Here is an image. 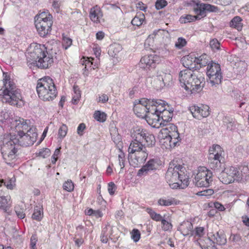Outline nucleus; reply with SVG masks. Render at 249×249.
Listing matches in <instances>:
<instances>
[{"label":"nucleus","instance_id":"1","mask_svg":"<svg viewBox=\"0 0 249 249\" xmlns=\"http://www.w3.org/2000/svg\"><path fill=\"white\" fill-rule=\"evenodd\" d=\"M37 137L36 128L33 126L25 132L4 135L1 152L4 161L7 164L12 165L16 158L18 146L32 145L36 142Z\"/></svg>","mask_w":249,"mask_h":249},{"label":"nucleus","instance_id":"2","mask_svg":"<svg viewBox=\"0 0 249 249\" xmlns=\"http://www.w3.org/2000/svg\"><path fill=\"white\" fill-rule=\"evenodd\" d=\"M3 89H0V100L12 106L21 107L24 105L20 89L11 80L7 72H3Z\"/></svg>","mask_w":249,"mask_h":249},{"label":"nucleus","instance_id":"3","mask_svg":"<svg viewBox=\"0 0 249 249\" xmlns=\"http://www.w3.org/2000/svg\"><path fill=\"white\" fill-rule=\"evenodd\" d=\"M132 141L128 147L129 154L138 152L145 146H152L155 144V136L147 130L142 128H136L131 134Z\"/></svg>","mask_w":249,"mask_h":249},{"label":"nucleus","instance_id":"4","mask_svg":"<svg viewBox=\"0 0 249 249\" xmlns=\"http://www.w3.org/2000/svg\"><path fill=\"white\" fill-rule=\"evenodd\" d=\"M178 79L180 86L191 93L201 91L205 83L203 76L200 74H196L190 70L181 71L179 73Z\"/></svg>","mask_w":249,"mask_h":249},{"label":"nucleus","instance_id":"5","mask_svg":"<svg viewBox=\"0 0 249 249\" xmlns=\"http://www.w3.org/2000/svg\"><path fill=\"white\" fill-rule=\"evenodd\" d=\"M185 168L179 164L170 163L165 178L172 189H183L188 186V177L185 174Z\"/></svg>","mask_w":249,"mask_h":249},{"label":"nucleus","instance_id":"6","mask_svg":"<svg viewBox=\"0 0 249 249\" xmlns=\"http://www.w3.org/2000/svg\"><path fill=\"white\" fill-rule=\"evenodd\" d=\"M27 58L38 68L42 69H49L53 63V56L46 51L44 45L36 44L33 50L29 53Z\"/></svg>","mask_w":249,"mask_h":249},{"label":"nucleus","instance_id":"7","mask_svg":"<svg viewBox=\"0 0 249 249\" xmlns=\"http://www.w3.org/2000/svg\"><path fill=\"white\" fill-rule=\"evenodd\" d=\"M36 89L39 98L43 101H52L57 94L53 81L49 76L39 79Z\"/></svg>","mask_w":249,"mask_h":249},{"label":"nucleus","instance_id":"8","mask_svg":"<svg viewBox=\"0 0 249 249\" xmlns=\"http://www.w3.org/2000/svg\"><path fill=\"white\" fill-rule=\"evenodd\" d=\"M52 16L43 12L35 18V25L37 31L41 37H45L51 33L53 25Z\"/></svg>","mask_w":249,"mask_h":249},{"label":"nucleus","instance_id":"9","mask_svg":"<svg viewBox=\"0 0 249 249\" xmlns=\"http://www.w3.org/2000/svg\"><path fill=\"white\" fill-rule=\"evenodd\" d=\"M213 181V173L206 168L202 167L198 169L197 174L193 179V182L198 187H207Z\"/></svg>","mask_w":249,"mask_h":249},{"label":"nucleus","instance_id":"10","mask_svg":"<svg viewBox=\"0 0 249 249\" xmlns=\"http://www.w3.org/2000/svg\"><path fill=\"white\" fill-rule=\"evenodd\" d=\"M207 75L212 86L219 85L222 78L220 65L213 61L209 63L207 66Z\"/></svg>","mask_w":249,"mask_h":249},{"label":"nucleus","instance_id":"11","mask_svg":"<svg viewBox=\"0 0 249 249\" xmlns=\"http://www.w3.org/2000/svg\"><path fill=\"white\" fill-rule=\"evenodd\" d=\"M159 60V56L155 54L146 55L141 58L139 66L143 70H150L156 67Z\"/></svg>","mask_w":249,"mask_h":249},{"label":"nucleus","instance_id":"12","mask_svg":"<svg viewBox=\"0 0 249 249\" xmlns=\"http://www.w3.org/2000/svg\"><path fill=\"white\" fill-rule=\"evenodd\" d=\"M161 161L158 159H152L139 170L137 175L141 177L146 176L152 171H156L161 164Z\"/></svg>","mask_w":249,"mask_h":249},{"label":"nucleus","instance_id":"13","mask_svg":"<svg viewBox=\"0 0 249 249\" xmlns=\"http://www.w3.org/2000/svg\"><path fill=\"white\" fill-rule=\"evenodd\" d=\"M193 116L198 120L207 117L210 115L209 107L206 105H201L200 107L193 105L189 108Z\"/></svg>","mask_w":249,"mask_h":249},{"label":"nucleus","instance_id":"14","mask_svg":"<svg viewBox=\"0 0 249 249\" xmlns=\"http://www.w3.org/2000/svg\"><path fill=\"white\" fill-rule=\"evenodd\" d=\"M218 11V7L210 4L197 2L194 7V12L196 14L198 15L201 19L206 16L207 12H216Z\"/></svg>","mask_w":249,"mask_h":249},{"label":"nucleus","instance_id":"15","mask_svg":"<svg viewBox=\"0 0 249 249\" xmlns=\"http://www.w3.org/2000/svg\"><path fill=\"white\" fill-rule=\"evenodd\" d=\"M172 79V76L170 73L160 72L154 80V86L157 90L160 89L166 85H169Z\"/></svg>","mask_w":249,"mask_h":249},{"label":"nucleus","instance_id":"16","mask_svg":"<svg viewBox=\"0 0 249 249\" xmlns=\"http://www.w3.org/2000/svg\"><path fill=\"white\" fill-rule=\"evenodd\" d=\"M147 101H148V99L143 98L135 102L133 110L138 117L145 118L147 115L146 114Z\"/></svg>","mask_w":249,"mask_h":249},{"label":"nucleus","instance_id":"17","mask_svg":"<svg viewBox=\"0 0 249 249\" xmlns=\"http://www.w3.org/2000/svg\"><path fill=\"white\" fill-rule=\"evenodd\" d=\"M208 240L212 244H216L219 245L226 244L227 239L223 231H219L215 233H209L208 234Z\"/></svg>","mask_w":249,"mask_h":249},{"label":"nucleus","instance_id":"18","mask_svg":"<svg viewBox=\"0 0 249 249\" xmlns=\"http://www.w3.org/2000/svg\"><path fill=\"white\" fill-rule=\"evenodd\" d=\"M11 123L15 127L17 133H19V131L25 132L31 127L28 125L27 120L19 117H16Z\"/></svg>","mask_w":249,"mask_h":249},{"label":"nucleus","instance_id":"19","mask_svg":"<svg viewBox=\"0 0 249 249\" xmlns=\"http://www.w3.org/2000/svg\"><path fill=\"white\" fill-rule=\"evenodd\" d=\"M145 120L150 125L154 128H158L161 124L165 125V124L162 123L159 114H147Z\"/></svg>","mask_w":249,"mask_h":249},{"label":"nucleus","instance_id":"20","mask_svg":"<svg viewBox=\"0 0 249 249\" xmlns=\"http://www.w3.org/2000/svg\"><path fill=\"white\" fill-rule=\"evenodd\" d=\"M178 231L184 236H192L193 226L192 223L188 221H184L178 227Z\"/></svg>","mask_w":249,"mask_h":249},{"label":"nucleus","instance_id":"21","mask_svg":"<svg viewBox=\"0 0 249 249\" xmlns=\"http://www.w3.org/2000/svg\"><path fill=\"white\" fill-rule=\"evenodd\" d=\"M209 164L210 168L216 172H220L224 169L225 164L222 162L223 159L220 158H209Z\"/></svg>","mask_w":249,"mask_h":249},{"label":"nucleus","instance_id":"22","mask_svg":"<svg viewBox=\"0 0 249 249\" xmlns=\"http://www.w3.org/2000/svg\"><path fill=\"white\" fill-rule=\"evenodd\" d=\"M103 16L101 8L98 5H96L90 9L89 12L90 19L94 22H100V18Z\"/></svg>","mask_w":249,"mask_h":249},{"label":"nucleus","instance_id":"23","mask_svg":"<svg viewBox=\"0 0 249 249\" xmlns=\"http://www.w3.org/2000/svg\"><path fill=\"white\" fill-rule=\"evenodd\" d=\"M223 152L222 148L219 145H213V147L210 149L209 158L223 159L222 156Z\"/></svg>","mask_w":249,"mask_h":249},{"label":"nucleus","instance_id":"24","mask_svg":"<svg viewBox=\"0 0 249 249\" xmlns=\"http://www.w3.org/2000/svg\"><path fill=\"white\" fill-rule=\"evenodd\" d=\"M223 125L227 130H233L235 128L236 124L235 120L229 116H225L222 119Z\"/></svg>","mask_w":249,"mask_h":249},{"label":"nucleus","instance_id":"25","mask_svg":"<svg viewBox=\"0 0 249 249\" xmlns=\"http://www.w3.org/2000/svg\"><path fill=\"white\" fill-rule=\"evenodd\" d=\"M224 170H223L228 176H229V178L231 180H237L238 181V176H239V171L236 167H234L231 166L228 168H224Z\"/></svg>","mask_w":249,"mask_h":249},{"label":"nucleus","instance_id":"26","mask_svg":"<svg viewBox=\"0 0 249 249\" xmlns=\"http://www.w3.org/2000/svg\"><path fill=\"white\" fill-rule=\"evenodd\" d=\"M194 57H192L191 55H188L183 57L182 58V62L184 66L187 69L186 70L193 69L196 68V63L194 62Z\"/></svg>","mask_w":249,"mask_h":249},{"label":"nucleus","instance_id":"27","mask_svg":"<svg viewBox=\"0 0 249 249\" xmlns=\"http://www.w3.org/2000/svg\"><path fill=\"white\" fill-rule=\"evenodd\" d=\"M43 217V209L41 205H36L34 208L32 218L37 221H40Z\"/></svg>","mask_w":249,"mask_h":249},{"label":"nucleus","instance_id":"28","mask_svg":"<svg viewBox=\"0 0 249 249\" xmlns=\"http://www.w3.org/2000/svg\"><path fill=\"white\" fill-rule=\"evenodd\" d=\"M157 100L155 99H148L147 101V108L146 114H157V111L156 110L155 108H157Z\"/></svg>","mask_w":249,"mask_h":249},{"label":"nucleus","instance_id":"29","mask_svg":"<svg viewBox=\"0 0 249 249\" xmlns=\"http://www.w3.org/2000/svg\"><path fill=\"white\" fill-rule=\"evenodd\" d=\"M208 62V56L206 54H203L198 57H195L194 59V62L196 65H199L200 68L208 66L209 63Z\"/></svg>","mask_w":249,"mask_h":249},{"label":"nucleus","instance_id":"30","mask_svg":"<svg viewBox=\"0 0 249 249\" xmlns=\"http://www.w3.org/2000/svg\"><path fill=\"white\" fill-rule=\"evenodd\" d=\"M178 202L174 198L170 197L168 198H161L158 201V205L162 206H168L171 205H177Z\"/></svg>","mask_w":249,"mask_h":249},{"label":"nucleus","instance_id":"31","mask_svg":"<svg viewBox=\"0 0 249 249\" xmlns=\"http://www.w3.org/2000/svg\"><path fill=\"white\" fill-rule=\"evenodd\" d=\"M162 123L165 124L171 121L173 116V109H166L161 114H159Z\"/></svg>","mask_w":249,"mask_h":249},{"label":"nucleus","instance_id":"32","mask_svg":"<svg viewBox=\"0 0 249 249\" xmlns=\"http://www.w3.org/2000/svg\"><path fill=\"white\" fill-rule=\"evenodd\" d=\"M122 50V47L119 44L115 43L109 46L108 53L112 57H115Z\"/></svg>","mask_w":249,"mask_h":249},{"label":"nucleus","instance_id":"33","mask_svg":"<svg viewBox=\"0 0 249 249\" xmlns=\"http://www.w3.org/2000/svg\"><path fill=\"white\" fill-rule=\"evenodd\" d=\"M201 17L198 15L196 16H192L191 15H186L182 16L179 18V21L181 23H186L190 22L195 21L196 20H199Z\"/></svg>","mask_w":249,"mask_h":249},{"label":"nucleus","instance_id":"34","mask_svg":"<svg viewBox=\"0 0 249 249\" xmlns=\"http://www.w3.org/2000/svg\"><path fill=\"white\" fill-rule=\"evenodd\" d=\"M8 200H10V196H0V209L6 212L10 207Z\"/></svg>","mask_w":249,"mask_h":249},{"label":"nucleus","instance_id":"35","mask_svg":"<svg viewBox=\"0 0 249 249\" xmlns=\"http://www.w3.org/2000/svg\"><path fill=\"white\" fill-rule=\"evenodd\" d=\"M165 125L166 127L160 131L162 135L170 134L178 131L177 126L173 124H165Z\"/></svg>","mask_w":249,"mask_h":249},{"label":"nucleus","instance_id":"36","mask_svg":"<svg viewBox=\"0 0 249 249\" xmlns=\"http://www.w3.org/2000/svg\"><path fill=\"white\" fill-rule=\"evenodd\" d=\"M241 21L242 19L240 17H235L230 22V26L236 29L238 31H241L242 29Z\"/></svg>","mask_w":249,"mask_h":249},{"label":"nucleus","instance_id":"37","mask_svg":"<svg viewBox=\"0 0 249 249\" xmlns=\"http://www.w3.org/2000/svg\"><path fill=\"white\" fill-rule=\"evenodd\" d=\"M73 94H72V98L71 103L73 104L76 105L81 98V91L78 86L74 85L73 87Z\"/></svg>","mask_w":249,"mask_h":249},{"label":"nucleus","instance_id":"38","mask_svg":"<svg viewBox=\"0 0 249 249\" xmlns=\"http://www.w3.org/2000/svg\"><path fill=\"white\" fill-rule=\"evenodd\" d=\"M144 18L145 16L143 14H137L136 16L132 19L131 22L133 25L139 26L142 24Z\"/></svg>","mask_w":249,"mask_h":249},{"label":"nucleus","instance_id":"39","mask_svg":"<svg viewBox=\"0 0 249 249\" xmlns=\"http://www.w3.org/2000/svg\"><path fill=\"white\" fill-rule=\"evenodd\" d=\"M146 211L149 214L151 218L154 221H160L162 219L160 214L157 213L151 208H147Z\"/></svg>","mask_w":249,"mask_h":249},{"label":"nucleus","instance_id":"40","mask_svg":"<svg viewBox=\"0 0 249 249\" xmlns=\"http://www.w3.org/2000/svg\"><path fill=\"white\" fill-rule=\"evenodd\" d=\"M15 181L14 178H9L7 180L0 179V187L3 184L7 189L12 190L15 185Z\"/></svg>","mask_w":249,"mask_h":249},{"label":"nucleus","instance_id":"41","mask_svg":"<svg viewBox=\"0 0 249 249\" xmlns=\"http://www.w3.org/2000/svg\"><path fill=\"white\" fill-rule=\"evenodd\" d=\"M158 104H157V108H155L156 110L157 111V114H161L162 112L164 111L166 109V106L167 105L165 104V102L161 100H156Z\"/></svg>","mask_w":249,"mask_h":249},{"label":"nucleus","instance_id":"42","mask_svg":"<svg viewBox=\"0 0 249 249\" xmlns=\"http://www.w3.org/2000/svg\"><path fill=\"white\" fill-rule=\"evenodd\" d=\"M148 157V153L145 151L144 149L139 151L137 155L136 156L138 162H143L146 160Z\"/></svg>","mask_w":249,"mask_h":249},{"label":"nucleus","instance_id":"43","mask_svg":"<svg viewBox=\"0 0 249 249\" xmlns=\"http://www.w3.org/2000/svg\"><path fill=\"white\" fill-rule=\"evenodd\" d=\"M249 175V169L247 166H243L240 171H239L238 179L239 180L246 179Z\"/></svg>","mask_w":249,"mask_h":249},{"label":"nucleus","instance_id":"44","mask_svg":"<svg viewBox=\"0 0 249 249\" xmlns=\"http://www.w3.org/2000/svg\"><path fill=\"white\" fill-rule=\"evenodd\" d=\"M94 118L98 122H104L107 119V115L105 112L98 110L95 111Z\"/></svg>","mask_w":249,"mask_h":249},{"label":"nucleus","instance_id":"45","mask_svg":"<svg viewBox=\"0 0 249 249\" xmlns=\"http://www.w3.org/2000/svg\"><path fill=\"white\" fill-rule=\"evenodd\" d=\"M219 180L224 184H228L233 182V180H231L229 176L222 170L218 177Z\"/></svg>","mask_w":249,"mask_h":249},{"label":"nucleus","instance_id":"46","mask_svg":"<svg viewBox=\"0 0 249 249\" xmlns=\"http://www.w3.org/2000/svg\"><path fill=\"white\" fill-rule=\"evenodd\" d=\"M172 137L171 145L172 146H176L177 143L180 141L179 137V134L178 131L169 134Z\"/></svg>","mask_w":249,"mask_h":249},{"label":"nucleus","instance_id":"47","mask_svg":"<svg viewBox=\"0 0 249 249\" xmlns=\"http://www.w3.org/2000/svg\"><path fill=\"white\" fill-rule=\"evenodd\" d=\"M192 236L201 237L204 234V228L202 227H197L194 230L193 229Z\"/></svg>","mask_w":249,"mask_h":249},{"label":"nucleus","instance_id":"48","mask_svg":"<svg viewBox=\"0 0 249 249\" xmlns=\"http://www.w3.org/2000/svg\"><path fill=\"white\" fill-rule=\"evenodd\" d=\"M187 44L186 39L182 37H178L175 43V47L178 49H181Z\"/></svg>","mask_w":249,"mask_h":249},{"label":"nucleus","instance_id":"49","mask_svg":"<svg viewBox=\"0 0 249 249\" xmlns=\"http://www.w3.org/2000/svg\"><path fill=\"white\" fill-rule=\"evenodd\" d=\"M214 193V191L211 189H207L198 192L196 195L198 196H206L208 198Z\"/></svg>","mask_w":249,"mask_h":249},{"label":"nucleus","instance_id":"50","mask_svg":"<svg viewBox=\"0 0 249 249\" xmlns=\"http://www.w3.org/2000/svg\"><path fill=\"white\" fill-rule=\"evenodd\" d=\"M15 211L18 218L23 219L25 217V209L23 208L17 206L15 207Z\"/></svg>","mask_w":249,"mask_h":249},{"label":"nucleus","instance_id":"51","mask_svg":"<svg viewBox=\"0 0 249 249\" xmlns=\"http://www.w3.org/2000/svg\"><path fill=\"white\" fill-rule=\"evenodd\" d=\"M68 131V127L66 124H62L58 130V135L59 138L63 139L66 135Z\"/></svg>","mask_w":249,"mask_h":249},{"label":"nucleus","instance_id":"52","mask_svg":"<svg viewBox=\"0 0 249 249\" xmlns=\"http://www.w3.org/2000/svg\"><path fill=\"white\" fill-rule=\"evenodd\" d=\"M131 237L135 242H137L141 237V233L138 229H133L131 232Z\"/></svg>","mask_w":249,"mask_h":249},{"label":"nucleus","instance_id":"53","mask_svg":"<svg viewBox=\"0 0 249 249\" xmlns=\"http://www.w3.org/2000/svg\"><path fill=\"white\" fill-rule=\"evenodd\" d=\"M10 120L9 114L7 111L2 110L0 112V123H3Z\"/></svg>","mask_w":249,"mask_h":249},{"label":"nucleus","instance_id":"54","mask_svg":"<svg viewBox=\"0 0 249 249\" xmlns=\"http://www.w3.org/2000/svg\"><path fill=\"white\" fill-rule=\"evenodd\" d=\"M63 188L68 192H71L74 189V184L71 180H68L64 183Z\"/></svg>","mask_w":249,"mask_h":249},{"label":"nucleus","instance_id":"55","mask_svg":"<svg viewBox=\"0 0 249 249\" xmlns=\"http://www.w3.org/2000/svg\"><path fill=\"white\" fill-rule=\"evenodd\" d=\"M163 142L165 143V147L169 146L171 148L174 147L171 145L172 137L169 134L162 135Z\"/></svg>","mask_w":249,"mask_h":249},{"label":"nucleus","instance_id":"56","mask_svg":"<svg viewBox=\"0 0 249 249\" xmlns=\"http://www.w3.org/2000/svg\"><path fill=\"white\" fill-rule=\"evenodd\" d=\"M160 221L161 224L162 225V229L163 230L166 231L172 229V225L170 222L163 218L161 219Z\"/></svg>","mask_w":249,"mask_h":249},{"label":"nucleus","instance_id":"57","mask_svg":"<svg viewBox=\"0 0 249 249\" xmlns=\"http://www.w3.org/2000/svg\"><path fill=\"white\" fill-rule=\"evenodd\" d=\"M167 5V2L165 0H157L155 2V7L157 10L163 8Z\"/></svg>","mask_w":249,"mask_h":249},{"label":"nucleus","instance_id":"58","mask_svg":"<svg viewBox=\"0 0 249 249\" xmlns=\"http://www.w3.org/2000/svg\"><path fill=\"white\" fill-rule=\"evenodd\" d=\"M50 150L48 148H45L40 150L38 153V156L41 157L43 158H46L50 155Z\"/></svg>","mask_w":249,"mask_h":249},{"label":"nucleus","instance_id":"59","mask_svg":"<svg viewBox=\"0 0 249 249\" xmlns=\"http://www.w3.org/2000/svg\"><path fill=\"white\" fill-rule=\"evenodd\" d=\"M72 44V39L67 37H64L62 41L63 48L65 50H67L69 47Z\"/></svg>","mask_w":249,"mask_h":249},{"label":"nucleus","instance_id":"60","mask_svg":"<svg viewBox=\"0 0 249 249\" xmlns=\"http://www.w3.org/2000/svg\"><path fill=\"white\" fill-rule=\"evenodd\" d=\"M210 45L213 50H218L219 49L220 43L216 39L211 40Z\"/></svg>","mask_w":249,"mask_h":249},{"label":"nucleus","instance_id":"61","mask_svg":"<svg viewBox=\"0 0 249 249\" xmlns=\"http://www.w3.org/2000/svg\"><path fill=\"white\" fill-rule=\"evenodd\" d=\"M116 189V186L114 182H110L108 184L107 190L110 195L112 196L114 194Z\"/></svg>","mask_w":249,"mask_h":249},{"label":"nucleus","instance_id":"62","mask_svg":"<svg viewBox=\"0 0 249 249\" xmlns=\"http://www.w3.org/2000/svg\"><path fill=\"white\" fill-rule=\"evenodd\" d=\"M81 63L83 65H85L84 70L85 71H89V68L91 67V66L92 65V63L91 62L90 60L88 59H84L81 61Z\"/></svg>","mask_w":249,"mask_h":249},{"label":"nucleus","instance_id":"63","mask_svg":"<svg viewBox=\"0 0 249 249\" xmlns=\"http://www.w3.org/2000/svg\"><path fill=\"white\" fill-rule=\"evenodd\" d=\"M37 239L36 235H32L30 239V249H37L36 244Z\"/></svg>","mask_w":249,"mask_h":249},{"label":"nucleus","instance_id":"64","mask_svg":"<svg viewBox=\"0 0 249 249\" xmlns=\"http://www.w3.org/2000/svg\"><path fill=\"white\" fill-rule=\"evenodd\" d=\"M231 241L235 243H239L241 240V237L239 234H232L230 238Z\"/></svg>","mask_w":249,"mask_h":249}]
</instances>
